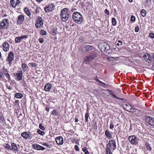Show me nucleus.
I'll return each mask as SVG.
<instances>
[{
  "label": "nucleus",
  "mask_w": 154,
  "mask_h": 154,
  "mask_svg": "<svg viewBox=\"0 0 154 154\" xmlns=\"http://www.w3.org/2000/svg\"><path fill=\"white\" fill-rule=\"evenodd\" d=\"M14 59V54L13 52L10 51L8 54L6 58V61L8 62L9 64L11 66L12 64V62Z\"/></svg>",
  "instance_id": "obj_5"
},
{
  "label": "nucleus",
  "mask_w": 154,
  "mask_h": 154,
  "mask_svg": "<svg viewBox=\"0 0 154 154\" xmlns=\"http://www.w3.org/2000/svg\"><path fill=\"white\" fill-rule=\"evenodd\" d=\"M139 30V27L138 26H136L135 27V31L136 32H138Z\"/></svg>",
  "instance_id": "obj_56"
},
{
  "label": "nucleus",
  "mask_w": 154,
  "mask_h": 154,
  "mask_svg": "<svg viewBox=\"0 0 154 154\" xmlns=\"http://www.w3.org/2000/svg\"><path fill=\"white\" fill-rule=\"evenodd\" d=\"M4 147L5 148V149H8H8H10L11 150V146L7 144H6L5 145H4Z\"/></svg>",
  "instance_id": "obj_40"
},
{
  "label": "nucleus",
  "mask_w": 154,
  "mask_h": 154,
  "mask_svg": "<svg viewBox=\"0 0 154 154\" xmlns=\"http://www.w3.org/2000/svg\"><path fill=\"white\" fill-rule=\"evenodd\" d=\"M112 24L113 26H115L116 24V19L114 18H112Z\"/></svg>",
  "instance_id": "obj_38"
},
{
  "label": "nucleus",
  "mask_w": 154,
  "mask_h": 154,
  "mask_svg": "<svg viewBox=\"0 0 154 154\" xmlns=\"http://www.w3.org/2000/svg\"><path fill=\"white\" fill-rule=\"evenodd\" d=\"M75 149L76 151H79V148L78 146L77 145H75Z\"/></svg>",
  "instance_id": "obj_52"
},
{
  "label": "nucleus",
  "mask_w": 154,
  "mask_h": 154,
  "mask_svg": "<svg viewBox=\"0 0 154 154\" xmlns=\"http://www.w3.org/2000/svg\"><path fill=\"white\" fill-rule=\"evenodd\" d=\"M46 33V32L44 30H42L40 32V34L43 35H45Z\"/></svg>",
  "instance_id": "obj_42"
},
{
  "label": "nucleus",
  "mask_w": 154,
  "mask_h": 154,
  "mask_svg": "<svg viewBox=\"0 0 154 154\" xmlns=\"http://www.w3.org/2000/svg\"><path fill=\"white\" fill-rule=\"evenodd\" d=\"M39 42L40 43H42L44 42V40L42 38H39Z\"/></svg>",
  "instance_id": "obj_55"
},
{
  "label": "nucleus",
  "mask_w": 154,
  "mask_h": 154,
  "mask_svg": "<svg viewBox=\"0 0 154 154\" xmlns=\"http://www.w3.org/2000/svg\"><path fill=\"white\" fill-rule=\"evenodd\" d=\"M152 63H154V54H153V57H152Z\"/></svg>",
  "instance_id": "obj_61"
},
{
  "label": "nucleus",
  "mask_w": 154,
  "mask_h": 154,
  "mask_svg": "<svg viewBox=\"0 0 154 154\" xmlns=\"http://www.w3.org/2000/svg\"><path fill=\"white\" fill-rule=\"evenodd\" d=\"M24 20V17L23 15L20 14L19 15L17 20V24L20 25L22 23Z\"/></svg>",
  "instance_id": "obj_15"
},
{
  "label": "nucleus",
  "mask_w": 154,
  "mask_h": 154,
  "mask_svg": "<svg viewBox=\"0 0 154 154\" xmlns=\"http://www.w3.org/2000/svg\"><path fill=\"white\" fill-rule=\"evenodd\" d=\"M82 150L85 152V154H89L88 151L85 148H84L82 149Z\"/></svg>",
  "instance_id": "obj_45"
},
{
  "label": "nucleus",
  "mask_w": 154,
  "mask_h": 154,
  "mask_svg": "<svg viewBox=\"0 0 154 154\" xmlns=\"http://www.w3.org/2000/svg\"><path fill=\"white\" fill-rule=\"evenodd\" d=\"M32 146L34 149L37 150H43L45 149V148L44 147L37 144H33Z\"/></svg>",
  "instance_id": "obj_16"
},
{
  "label": "nucleus",
  "mask_w": 154,
  "mask_h": 154,
  "mask_svg": "<svg viewBox=\"0 0 154 154\" xmlns=\"http://www.w3.org/2000/svg\"><path fill=\"white\" fill-rule=\"evenodd\" d=\"M97 54V52L96 51H92L90 56L91 57V59H93L95 58L96 57Z\"/></svg>",
  "instance_id": "obj_24"
},
{
  "label": "nucleus",
  "mask_w": 154,
  "mask_h": 154,
  "mask_svg": "<svg viewBox=\"0 0 154 154\" xmlns=\"http://www.w3.org/2000/svg\"><path fill=\"white\" fill-rule=\"evenodd\" d=\"M15 42L16 43H19L21 41V39L19 37H17L15 38Z\"/></svg>",
  "instance_id": "obj_35"
},
{
  "label": "nucleus",
  "mask_w": 154,
  "mask_h": 154,
  "mask_svg": "<svg viewBox=\"0 0 154 154\" xmlns=\"http://www.w3.org/2000/svg\"><path fill=\"white\" fill-rule=\"evenodd\" d=\"M24 11L25 13L29 16L30 17L31 14L29 9L27 8H25L24 9Z\"/></svg>",
  "instance_id": "obj_30"
},
{
  "label": "nucleus",
  "mask_w": 154,
  "mask_h": 154,
  "mask_svg": "<svg viewBox=\"0 0 154 154\" xmlns=\"http://www.w3.org/2000/svg\"><path fill=\"white\" fill-rule=\"evenodd\" d=\"M11 150L13 151H18L19 149L18 148L17 146L15 143H11Z\"/></svg>",
  "instance_id": "obj_20"
},
{
  "label": "nucleus",
  "mask_w": 154,
  "mask_h": 154,
  "mask_svg": "<svg viewBox=\"0 0 154 154\" xmlns=\"http://www.w3.org/2000/svg\"><path fill=\"white\" fill-rule=\"evenodd\" d=\"M89 116V114L88 113H86L85 114V119L87 122L88 121V118Z\"/></svg>",
  "instance_id": "obj_41"
},
{
  "label": "nucleus",
  "mask_w": 154,
  "mask_h": 154,
  "mask_svg": "<svg viewBox=\"0 0 154 154\" xmlns=\"http://www.w3.org/2000/svg\"><path fill=\"white\" fill-rule=\"evenodd\" d=\"M143 59L148 63L152 62V58L150 55L147 53H144L143 56Z\"/></svg>",
  "instance_id": "obj_10"
},
{
  "label": "nucleus",
  "mask_w": 154,
  "mask_h": 154,
  "mask_svg": "<svg viewBox=\"0 0 154 154\" xmlns=\"http://www.w3.org/2000/svg\"><path fill=\"white\" fill-rule=\"evenodd\" d=\"M146 11L144 9H142L140 11V14L143 17H145L146 15Z\"/></svg>",
  "instance_id": "obj_33"
},
{
  "label": "nucleus",
  "mask_w": 154,
  "mask_h": 154,
  "mask_svg": "<svg viewBox=\"0 0 154 154\" xmlns=\"http://www.w3.org/2000/svg\"><path fill=\"white\" fill-rule=\"evenodd\" d=\"M91 57L90 56L85 57L84 58V62L85 63H87L89 62L92 60V59H91Z\"/></svg>",
  "instance_id": "obj_27"
},
{
  "label": "nucleus",
  "mask_w": 154,
  "mask_h": 154,
  "mask_svg": "<svg viewBox=\"0 0 154 154\" xmlns=\"http://www.w3.org/2000/svg\"><path fill=\"white\" fill-rule=\"evenodd\" d=\"M106 154H112V151L106 150Z\"/></svg>",
  "instance_id": "obj_59"
},
{
  "label": "nucleus",
  "mask_w": 154,
  "mask_h": 154,
  "mask_svg": "<svg viewBox=\"0 0 154 154\" xmlns=\"http://www.w3.org/2000/svg\"><path fill=\"white\" fill-rule=\"evenodd\" d=\"M0 119L4 123L5 122V120L3 115L2 114H0Z\"/></svg>",
  "instance_id": "obj_37"
},
{
  "label": "nucleus",
  "mask_w": 154,
  "mask_h": 154,
  "mask_svg": "<svg viewBox=\"0 0 154 154\" xmlns=\"http://www.w3.org/2000/svg\"><path fill=\"white\" fill-rule=\"evenodd\" d=\"M61 112V111H59L58 110H54L52 112V114L54 116L59 117L60 116Z\"/></svg>",
  "instance_id": "obj_22"
},
{
  "label": "nucleus",
  "mask_w": 154,
  "mask_h": 154,
  "mask_svg": "<svg viewBox=\"0 0 154 154\" xmlns=\"http://www.w3.org/2000/svg\"><path fill=\"white\" fill-rule=\"evenodd\" d=\"M146 120L148 124L154 126V118L151 116H148L146 117Z\"/></svg>",
  "instance_id": "obj_12"
},
{
  "label": "nucleus",
  "mask_w": 154,
  "mask_h": 154,
  "mask_svg": "<svg viewBox=\"0 0 154 154\" xmlns=\"http://www.w3.org/2000/svg\"><path fill=\"white\" fill-rule=\"evenodd\" d=\"M72 19L74 21L77 23L80 24L83 20L82 15L78 12H75L72 14Z\"/></svg>",
  "instance_id": "obj_2"
},
{
  "label": "nucleus",
  "mask_w": 154,
  "mask_h": 154,
  "mask_svg": "<svg viewBox=\"0 0 154 154\" xmlns=\"http://www.w3.org/2000/svg\"><path fill=\"white\" fill-rule=\"evenodd\" d=\"M55 6L54 4L50 3L44 8V10L47 13H48L53 11L54 8Z\"/></svg>",
  "instance_id": "obj_8"
},
{
  "label": "nucleus",
  "mask_w": 154,
  "mask_h": 154,
  "mask_svg": "<svg viewBox=\"0 0 154 154\" xmlns=\"http://www.w3.org/2000/svg\"><path fill=\"white\" fill-rule=\"evenodd\" d=\"M10 2L12 7L14 8L19 4L20 2L19 0H11Z\"/></svg>",
  "instance_id": "obj_17"
},
{
  "label": "nucleus",
  "mask_w": 154,
  "mask_h": 154,
  "mask_svg": "<svg viewBox=\"0 0 154 154\" xmlns=\"http://www.w3.org/2000/svg\"><path fill=\"white\" fill-rule=\"evenodd\" d=\"M105 134L106 137L109 139L112 138V134H110L109 131L107 130H106L105 131Z\"/></svg>",
  "instance_id": "obj_26"
},
{
  "label": "nucleus",
  "mask_w": 154,
  "mask_h": 154,
  "mask_svg": "<svg viewBox=\"0 0 154 154\" xmlns=\"http://www.w3.org/2000/svg\"><path fill=\"white\" fill-rule=\"evenodd\" d=\"M129 142L132 144H136L138 142L139 139L135 135L129 136L128 138Z\"/></svg>",
  "instance_id": "obj_7"
},
{
  "label": "nucleus",
  "mask_w": 154,
  "mask_h": 154,
  "mask_svg": "<svg viewBox=\"0 0 154 154\" xmlns=\"http://www.w3.org/2000/svg\"><path fill=\"white\" fill-rule=\"evenodd\" d=\"M116 148V144L115 141L114 140H110L106 145V150L110 151H113Z\"/></svg>",
  "instance_id": "obj_3"
},
{
  "label": "nucleus",
  "mask_w": 154,
  "mask_h": 154,
  "mask_svg": "<svg viewBox=\"0 0 154 154\" xmlns=\"http://www.w3.org/2000/svg\"><path fill=\"white\" fill-rule=\"evenodd\" d=\"M19 101L18 100H16L14 101V105L15 106L19 105Z\"/></svg>",
  "instance_id": "obj_47"
},
{
  "label": "nucleus",
  "mask_w": 154,
  "mask_h": 154,
  "mask_svg": "<svg viewBox=\"0 0 154 154\" xmlns=\"http://www.w3.org/2000/svg\"><path fill=\"white\" fill-rule=\"evenodd\" d=\"M149 37L151 38H154V34L153 33H150L149 34Z\"/></svg>",
  "instance_id": "obj_49"
},
{
  "label": "nucleus",
  "mask_w": 154,
  "mask_h": 154,
  "mask_svg": "<svg viewBox=\"0 0 154 154\" xmlns=\"http://www.w3.org/2000/svg\"><path fill=\"white\" fill-rule=\"evenodd\" d=\"M5 76H6V77L8 78V80H10L11 78H10V76L9 74V73H8L7 74H6Z\"/></svg>",
  "instance_id": "obj_54"
},
{
  "label": "nucleus",
  "mask_w": 154,
  "mask_h": 154,
  "mask_svg": "<svg viewBox=\"0 0 154 154\" xmlns=\"http://www.w3.org/2000/svg\"><path fill=\"white\" fill-rule=\"evenodd\" d=\"M22 68L24 72H25L27 70V66L25 63H23L21 65Z\"/></svg>",
  "instance_id": "obj_32"
},
{
  "label": "nucleus",
  "mask_w": 154,
  "mask_h": 154,
  "mask_svg": "<svg viewBox=\"0 0 154 154\" xmlns=\"http://www.w3.org/2000/svg\"><path fill=\"white\" fill-rule=\"evenodd\" d=\"M4 75H3V73L2 72H0V77L3 78Z\"/></svg>",
  "instance_id": "obj_60"
},
{
  "label": "nucleus",
  "mask_w": 154,
  "mask_h": 154,
  "mask_svg": "<svg viewBox=\"0 0 154 154\" xmlns=\"http://www.w3.org/2000/svg\"><path fill=\"white\" fill-rule=\"evenodd\" d=\"M29 66H31L32 67H35L37 64L35 63H29Z\"/></svg>",
  "instance_id": "obj_39"
},
{
  "label": "nucleus",
  "mask_w": 154,
  "mask_h": 154,
  "mask_svg": "<svg viewBox=\"0 0 154 154\" xmlns=\"http://www.w3.org/2000/svg\"><path fill=\"white\" fill-rule=\"evenodd\" d=\"M46 111L48 112H49V109L48 107H47L46 108Z\"/></svg>",
  "instance_id": "obj_62"
},
{
  "label": "nucleus",
  "mask_w": 154,
  "mask_h": 154,
  "mask_svg": "<svg viewBox=\"0 0 154 154\" xmlns=\"http://www.w3.org/2000/svg\"><path fill=\"white\" fill-rule=\"evenodd\" d=\"M114 128V126L113 124L112 123H111L110 125V128L111 129H112Z\"/></svg>",
  "instance_id": "obj_58"
},
{
  "label": "nucleus",
  "mask_w": 154,
  "mask_h": 154,
  "mask_svg": "<svg viewBox=\"0 0 154 154\" xmlns=\"http://www.w3.org/2000/svg\"><path fill=\"white\" fill-rule=\"evenodd\" d=\"M52 85L49 83H47L45 85L44 87V90L46 91H50Z\"/></svg>",
  "instance_id": "obj_21"
},
{
  "label": "nucleus",
  "mask_w": 154,
  "mask_h": 154,
  "mask_svg": "<svg viewBox=\"0 0 154 154\" xmlns=\"http://www.w3.org/2000/svg\"><path fill=\"white\" fill-rule=\"evenodd\" d=\"M69 14H61L60 17L62 21L63 22L66 21L68 19Z\"/></svg>",
  "instance_id": "obj_19"
},
{
  "label": "nucleus",
  "mask_w": 154,
  "mask_h": 154,
  "mask_svg": "<svg viewBox=\"0 0 154 154\" xmlns=\"http://www.w3.org/2000/svg\"><path fill=\"white\" fill-rule=\"evenodd\" d=\"M93 47L92 46L83 44L81 46L82 51L83 52H87L92 50Z\"/></svg>",
  "instance_id": "obj_6"
},
{
  "label": "nucleus",
  "mask_w": 154,
  "mask_h": 154,
  "mask_svg": "<svg viewBox=\"0 0 154 154\" xmlns=\"http://www.w3.org/2000/svg\"><path fill=\"white\" fill-rule=\"evenodd\" d=\"M145 146L147 150H149L150 151H151L152 150V149L150 146V145L148 143H146Z\"/></svg>",
  "instance_id": "obj_34"
},
{
  "label": "nucleus",
  "mask_w": 154,
  "mask_h": 154,
  "mask_svg": "<svg viewBox=\"0 0 154 154\" xmlns=\"http://www.w3.org/2000/svg\"><path fill=\"white\" fill-rule=\"evenodd\" d=\"M118 42L119 43H121V45H122V42L121 41H120V40H119L118 41Z\"/></svg>",
  "instance_id": "obj_63"
},
{
  "label": "nucleus",
  "mask_w": 154,
  "mask_h": 154,
  "mask_svg": "<svg viewBox=\"0 0 154 154\" xmlns=\"http://www.w3.org/2000/svg\"><path fill=\"white\" fill-rule=\"evenodd\" d=\"M98 81L100 83V85L102 86H104L106 85L105 83L101 81Z\"/></svg>",
  "instance_id": "obj_50"
},
{
  "label": "nucleus",
  "mask_w": 154,
  "mask_h": 154,
  "mask_svg": "<svg viewBox=\"0 0 154 154\" xmlns=\"http://www.w3.org/2000/svg\"><path fill=\"white\" fill-rule=\"evenodd\" d=\"M39 128L42 130H44L45 129L44 127L42 126V124H40L39 125Z\"/></svg>",
  "instance_id": "obj_46"
},
{
  "label": "nucleus",
  "mask_w": 154,
  "mask_h": 154,
  "mask_svg": "<svg viewBox=\"0 0 154 154\" xmlns=\"http://www.w3.org/2000/svg\"><path fill=\"white\" fill-rule=\"evenodd\" d=\"M124 106L125 110L128 112L129 111V110H130V109H131V108L132 107V106L129 104L128 103H126L124 105Z\"/></svg>",
  "instance_id": "obj_25"
},
{
  "label": "nucleus",
  "mask_w": 154,
  "mask_h": 154,
  "mask_svg": "<svg viewBox=\"0 0 154 154\" xmlns=\"http://www.w3.org/2000/svg\"><path fill=\"white\" fill-rule=\"evenodd\" d=\"M21 39H23V38H27V36L26 35H24L23 36H19Z\"/></svg>",
  "instance_id": "obj_48"
},
{
  "label": "nucleus",
  "mask_w": 154,
  "mask_h": 154,
  "mask_svg": "<svg viewBox=\"0 0 154 154\" xmlns=\"http://www.w3.org/2000/svg\"><path fill=\"white\" fill-rule=\"evenodd\" d=\"M106 91H108V93L110 95H111L112 97H114V98L118 99L120 100H121L122 99L120 98H119L117 97L116 95L114 94V92L111 90H110L109 89H106L105 90Z\"/></svg>",
  "instance_id": "obj_23"
},
{
  "label": "nucleus",
  "mask_w": 154,
  "mask_h": 154,
  "mask_svg": "<svg viewBox=\"0 0 154 154\" xmlns=\"http://www.w3.org/2000/svg\"><path fill=\"white\" fill-rule=\"evenodd\" d=\"M42 145L43 146H47L48 148H50V146L49 145H48V144H47L46 143H43Z\"/></svg>",
  "instance_id": "obj_53"
},
{
  "label": "nucleus",
  "mask_w": 154,
  "mask_h": 154,
  "mask_svg": "<svg viewBox=\"0 0 154 154\" xmlns=\"http://www.w3.org/2000/svg\"><path fill=\"white\" fill-rule=\"evenodd\" d=\"M37 133L38 134L42 135V136H43L45 134V133L42 131H41L40 130L38 129L37 131Z\"/></svg>",
  "instance_id": "obj_36"
},
{
  "label": "nucleus",
  "mask_w": 154,
  "mask_h": 154,
  "mask_svg": "<svg viewBox=\"0 0 154 154\" xmlns=\"http://www.w3.org/2000/svg\"><path fill=\"white\" fill-rule=\"evenodd\" d=\"M117 57H109L108 59L109 61L111 63L115 62L117 61Z\"/></svg>",
  "instance_id": "obj_29"
},
{
  "label": "nucleus",
  "mask_w": 154,
  "mask_h": 154,
  "mask_svg": "<svg viewBox=\"0 0 154 154\" xmlns=\"http://www.w3.org/2000/svg\"><path fill=\"white\" fill-rule=\"evenodd\" d=\"M22 71L20 72L19 73H14V74L15 79L17 81H19L22 79Z\"/></svg>",
  "instance_id": "obj_13"
},
{
  "label": "nucleus",
  "mask_w": 154,
  "mask_h": 154,
  "mask_svg": "<svg viewBox=\"0 0 154 154\" xmlns=\"http://www.w3.org/2000/svg\"><path fill=\"white\" fill-rule=\"evenodd\" d=\"M135 21V17L133 16H131V21L134 22Z\"/></svg>",
  "instance_id": "obj_43"
},
{
  "label": "nucleus",
  "mask_w": 154,
  "mask_h": 154,
  "mask_svg": "<svg viewBox=\"0 0 154 154\" xmlns=\"http://www.w3.org/2000/svg\"><path fill=\"white\" fill-rule=\"evenodd\" d=\"M15 97L17 98L21 99L23 97V94L20 93H16L15 94Z\"/></svg>",
  "instance_id": "obj_28"
},
{
  "label": "nucleus",
  "mask_w": 154,
  "mask_h": 154,
  "mask_svg": "<svg viewBox=\"0 0 154 154\" xmlns=\"http://www.w3.org/2000/svg\"><path fill=\"white\" fill-rule=\"evenodd\" d=\"M98 47L100 51L103 53L109 54V46L106 42H102L99 44Z\"/></svg>",
  "instance_id": "obj_1"
},
{
  "label": "nucleus",
  "mask_w": 154,
  "mask_h": 154,
  "mask_svg": "<svg viewBox=\"0 0 154 154\" xmlns=\"http://www.w3.org/2000/svg\"><path fill=\"white\" fill-rule=\"evenodd\" d=\"M8 89H10V90H11L12 89V88L11 87V86H9L8 87Z\"/></svg>",
  "instance_id": "obj_64"
},
{
  "label": "nucleus",
  "mask_w": 154,
  "mask_h": 154,
  "mask_svg": "<svg viewBox=\"0 0 154 154\" xmlns=\"http://www.w3.org/2000/svg\"><path fill=\"white\" fill-rule=\"evenodd\" d=\"M3 72H4V73L5 75H6V74H8V71L7 70H6V69H4V71H3Z\"/></svg>",
  "instance_id": "obj_57"
},
{
  "label": "nucleus",
  "mask_w": 154,
  "mask_h": 154,
  "mask_svg": "<svg viewBox=\"0 0 154 154\" xmlns=\"http://www.w3.org/2000/svg\"><path fill=\"white\" fill-rule=\"evenodd\" d=\"M61 14H69L67 8H64L61 11Z\"/></svg>",
  "instance_id": "obj_31"
},
{
  "label": "nucleus",
  "mask_w": 154,
  "mask_h": 154,
  "mask_svg": "<svg viewBox=\"0 0 154 154\" xmlns=\"http://www.w3.org/2000/svg\"><path fill=\"white\" fill-rule=\"evenodd\" d=\"M8 19H3L0 23V29H7L8 26Z\"/></svg>",
  "instance_id": "obj_4"
},
{
  "label": "nucleus",
  "mask_w": 154,
  "mask_h": 154,
  "mask_svg": "<svg viewBox=\"0 0 154 154\" xmlns=\"http://www.w3.org/2000/svg\"><path fill=\"white\" fill-rule=\"evenodd\" d=\"M105 13L107 15H109V11L107 9H106L105 10Z\"/></svg>",
  "instance_id": "obj_51"
},
{
  "label": "nucleus",
  "mask_w": 154,
  "mask_h": 154,
  "mask_svg": "<svg viewBox=\"0 0 154 154\" xmlns=\"http://www.w3.org/2000/svg\"><path fill=\"white\" fill-rule=\"evenodd\" d=\"M3 49L5 51H8L9 49V44L7 42H5L3 44Z\"/></svg>",
  "instance_id": "obj_18"
},
{
  "label": "nucleus",
  "mask_w": 154,
  "mask_h": 154,
  "mask_svg": "<svg viewBox=\"0 0 154 154\" xmlns=\"http://www.w3.org/2000/svg\"><path fill=\"white\" fill-rule=\"evenodd\" d=\"M55 141L58 144L60 145H62L63 143V137L61 136L57 137L55 138Z\"/></svg>",
  "instance_id": "obj_14"
},
{
  "label": "nucleus",
  "mask_w": 154,
  "mask_h": 154,
  "mask_svg": "<svg viewBox=\"0 0 154 154\" xmlns=\"http://www.w3.org/2000/svg\"><path fill=\"white\" fill-rule=\"evenodd\" d=\"M31 135V133L29 131L23 132L21 134V136L25 139H31L32 138Z\"/></svg>",
  "instance_id": "obj_11"
},
{
  "label": "nucleus",
  "mask_w": 154,
  "mask_h": 154,
  "mask_svg": "<svg viewBox=\"0 0 154 154\" xmlns=\"http://www.w3.org/2000/svg\"><path fill=\"white\" fill-rule=\"evenodd\" d=\"M137 109L136 108H132V107L131 108V109H130L128 112H134L136 111Z\"/></svg>",
  "instance_id": "obj_44"
},
{
  "label": "nucleus",
  "mask_w": 154,
  "mask_h": 154,
  "mask_svg": "<svg viewBox=\"0 0 154 154\" xmlns=\"http://www.w3.org/2000/svg\"><path fill=\"white\" fill-rule=\"evenodd\" d=\"M43 19L41 17H38L36 19L35 26L36 28H39L43 26Z\"/></svg>",
  "instance_id": "obj_9"
}]
</instances>
